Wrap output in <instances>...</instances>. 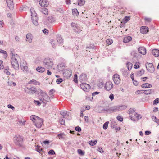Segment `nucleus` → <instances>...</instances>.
Instances as JSON below:
<instances>
[{"instance_id": "a18cd8bd", "label": "nucleus", "mask_w": 159, "mask_h": 159, "mask_svg": "<svg viewBox=\"0 0 159 159\" xmlns=\"http://www.w3.org/2000/svg\"><path fill=\"white\" fill-rule=\"evenodd\" d=\"M30 91H31L32 93L33 94L36 92V89L34 88H30Z\"/></svg>"}, {"instance_id": "7ed1b4c3", "label": "nucleus", "mask_w": 159, "mask_h": 159, "mask_svg": "<svg viewBox=\"0 0 159 159\" xmlns=\"http://www.w3.org/2000/svg\"><path fill=\"white\" fill-rule=\"evenodd\" d=\"M31 16L32 20H33V24L35 25H38V17H37V15L34 10L33 8H31L30 9Z\"/></svg>"}, {"instance_id": "ddd939ff", "label": "nucleus", "mask_w": 159, "mask_h": 159, "mask_svg": "<svg viewBox=\"0 0 159 159\" xmlns=\"http://www.w3.org/2000/svg\"><path fill=\"white\" fill-rule=\"evenodd\" d=\"M39 4L43 7H46L48 6V2L46 0H40L39 1Z\"/></svg>"}, {"instance_id": "69168bd1", "label": "nucleus", "mask_w": 159, "mask_h": 159, "mask_svg": "<svg viewBox=\"0 0 159 159\" xmlns=\"http://www.w3.org/2000/svg\"><path fill=\"white\" fill-rule=\"evenodd\" d=\"M4 72L5 73H6L7 75H9L10 74V72L8 71V70L7 69H5V70H4Z\"/></svg>"}, {"instance_id": "e2e57ef3", "label": "nucleus", "mask_w": 159, "mask_h": 159, "mask_svg": "<svg viewBox=\"0 0 159 159\" xmlns=\"http://www.w3.org/2000/svg\"><path fill=\"white\" fill-rule=\"evenodd\" d=\"M117 119L118 120L120 121H122L123 120V118L120 116H118L117 117Z\"/></svg>"}, {"instance_id": "9d476101", "label": "nucleus", "mask_w": 159, "mask_h": 159, "mask_svg": "<svg viewBox=\"0 0 159 159\" xmlns=\"http://www.w3.org/2000/svg\"><path fill=\"white\" fill-rule=\"evenodd\" d=\"M20 66L21 69L24 71L28 72V68L26 62L24 61H21Z\"/></svg>"}, {"instance_id": "9b49d317", "label": "nucleus", "mask_w": 159, "mask_h": 159, "mask_svg": "<svg viewBox=\"0 0 159 159\" xmlns=\"http://www.w3.org/2000/svg\"><path fill=\"white\" fill-rule=\"evenodd\" d=\"M146 68L149 72L153 73L154 71V68L152 63H147L146 64Z\"/></svg>"}, {"instance_id": "39448f33", "label": "nucleus", "mask_w": 159, "mask_h": 159, "mask_svg": "<svg viewBox=\"0 0 159 159\" xmlns=\"http://www.w3.org/2000/svg\"><path fill=\"white\" fill-rule=\"evenodd\" d=\"M129 116L131 118V120H134L136 118L137 113L135 112V109L134 108H130L129 110Z\"/></svg>"}, {"instance_id": "423d86ee", "label": "nucleus", "mask_w": 159, "mask_h": 159, "mask_svg": "<svg viewBox=\"0 0 159 159\" xmlns=\"http://www.w3.org/2000/svg\"><path fill=\"white\" fill-rule=\"evenodd\" d=\"M15 143L17 145L21 146L23 143V139L20 136H16L15 137Z\"/></svg>"}, {"instance_id": "c9c22d12", "label": "nucleus", "mask_w": 159, "mask_h": 159, "mask_svg": "<svg viewBox=\"0 0 159 159\" xmlns=\"http://www.w3.org/2000/svg\"><path fill=\"white\" fill-rule=\"evenodd\" d=\"M97 143V140H95L94 141H90L89 142V143L91 146H93L95 145Z\"/></svg>"}, {"instance_id": "f8f14e48", "label": "nucleus", "mask_w": 159, "mask_h": 159, "mask_svg": "<svg viewBox=\"0 0 159 159\" xmlns=\"http://www.w3.org/2000/svg\"><path fill=\"white\" fill-rule=\"evenodd\" d=\"M40 100L42 101L43 103H46L47 102H50V99L49 97L47 94L43 98H41Z\"/></svg>"}, {"instance_id": "4be33fe9", "label": "nucleus", "mask_w": 159, "mask_h": 159, "mask_svg": "<svg viewBox=\"0 0 159 159\" xmlns=\"http://www.w3.org/2000/svg\"><path fill=\"white\" fill-rule=\"evenodd\" d=\"M36 150L42 155L43 154L42 153L43 152V149L41 148L40 146L37 145L36 147Z\"/></svg>"}, {"instance_id": "bf43d9fd", "label": "nucleus", "mask_w": 159, "mask_h": 159, "mask_svg": "<svg viewBox=\"0 0 159 159\" xmlns=\"http://www.w3.org/2000/svg\"><path fill=\"white\" fill-rule=\"evenodd\" d=\"M75 129L76 131H77L80 132V131H81V129L79 126L76 127L75 128Z\"/></svg>"}, {"instance_id": "c85d7f7f", "label": "nucleus", "mask_w": 159, "mask_h": 159, "mask_svg": "<svg viewBox=\"0 0 159 159\" xmlns=\"http://www.w3.org/2000/svg\"><path fill=\"white\" fill-rule=\"evenodd\" d=\"M57 136L60 139H64L65 138V134L64 133H61L58 134Z\"/></svg>"}, {"instance_id": "473e14b6", "label": "nucleus", "mask_w": 159, "mask_h": 159, "mask_svg": "<svg viewBox=\"0 0 159 159\" xmlns=\"http://www.w3.org/2000/svg\"><path fill=\"white\" fill-rule=\"evenodd\" d=\"M85 3V0H78V4L80 6H82Z\"/></svg>"}, {"instance_id": "bb28decb", "label": "nucleus", "mask_w": 159, "mask_h": 159, "mask_svg": "<svg viewBox=\"0 0 159 159\" xmlns=\"http://www.w3.org/2000/svg\"><path fill=\"white\" fill-rule=\"evenodd\" d=\"M29 83L30 84L38 85H39L40 84V83L39 82L36 81L34 79H33L30 80L29 82Z\"/></svg>"}, {"instance_id": "cd10ccee", "label": "nucleus", "mask_w": 159, "mask_h": 159, "mask_svg": "<svg viewBox=\"0 0 159 159\" xmlns=\"http://www.w3.org/2000/svg\"><path fill=\"white\" fill-rule=\"evenodd\" d=\"M113 43V40L111 39H108L106 41V43L107 45H111Z\"/></svg>"}, {"instance_id": "3c124183", "label": "nucleus", "mask_w": 159, "mask_h": 159, "mask_svg": "<svg viewBox=\"0 0 159 159\" xmlns=\"http://www.w3.org/2000/svg\"><path fill=\"white\" fill-rule=\"evenodd\" d=\"M139 64H140V63L139 62H136L134 66V68L135 69L139 68Z\"/></svg>"}, {"instance_id": "2eb2a0df", "label": "nucleus", "mask_w": 159, "mask_h": 159, "mask_svg": "<svg viewBox=\"0 0 159 159\" xmlns=\"http://www.w3.org/2000/svg\"><path fill=\"white\" fill-rule=\"evenodd\" d=\"M149 28L146 26H142L140 29L141 33L145 34L147 33L148 31Z\"/></svg>"}, {"instance_id": "c756f323", "label": "nucleus", "mask_w": 159, "mask_h": 159, "mask_svg": "<svg viewBox=\"0 0 159 159\" xmlns=\"http://www.w3.org/2000/svg\"><path fill=\"white\" fill-rule=\"evenodd\" d=\"M61 114L62 115L63 117L65 118H68V114H67V113L66 111H61Z\"/></svg>"}, {"instance_id": "a878e982", "label": "nucleus", "mask_w": 159, "mask_h": 159, "mask_svg": "<svg viewBox=\"0 0 159 159\" xmlns=\"http://www.w3.org/2000/svg\"><path fill=\"white\" fill-rule=\"evenodd\" d=\"M152 87V85L148 83L143 84L141 85V87L144 88H151Z\"/></svg>"}, {"instance_id": "79ce46f5", "label": "nucleus", "mask_w": 159, "mask_h": 159, "mask_svg": "<svg viewBox=\"0 0 159 159\" xmlns=\"http://www.w3.org/2000/svg\"><path fill=\"white\" fill-rule=\"evenodd\" d=\"M39 93H40V94L42 96L41 98H43L44 96L47 94L45 92L42 90H40Z\"/></svg>"}, {"instance_id": "37998d69", "label": "nucleus", "mask_w": 159, "mask_h": 159, "mask_svg": "<svg viewBox=\"0 0 159 159\" xmlns=\"http://www.w3.org/2000/svg\"><path fill=\"white\" fill-rule=\"evenodd\" d=\"M73 81L75 83H77V74H75L74 75Z\"/></svg>"}, {"instance_id": "72a5a7b5", "label": "nucleus", "mask_w": 159, "mask_h": 159, "mask_svg": "<svg viewBox=\"0 0 159 159\" xmlns=\"http://www.w3.org/2000/svg\"><path fill=\"white\" fill-rule=\"evenodd\" d=\"M126 66L128 70H130L132 68V64L130 62H128L127 63Z\"/></svg>"}, {"instance_id": "c03bdc74", "label": "nucleus", "mask_w": 159, "mask_h": 159, "mask_svg": "<svg viewBox=\"0 0 159 159\" xmlns=\"http://www.w3.org/2000/svg\"><path fill=\"white\" fill-rule=\"evenodd\" d=\"M103 84L104 83L102 82H99L98 84V85L100 88H101L103 86Z\"/></svg>"}, {"instance_id": "09e8293b", "label": "nucleus", "mask_w": 159, "mask_h": 159, "mask_svg": "<svg viewBox=\"0 0 159 159\" xmlns=\"http://www.w3.org/2000/svg\"><path fill=\"white\" fill-rule=\"evenodd\" d=\"M51 43L53 47L55 48L56 46V43H55L54 41L53 40H51Z\"/></svg>"}, {"instance_id": "5701e85b", "label": "nucleus", "mask_w": 159, "mask_h": 159, "mask_svg": "<svg viewBox=\"0 0 159 159\" xmlns=\"http://www.w3.org/2000/svg\"><path fill=\"white\" fill-rule=\"evenodd\" d=\"M0 53L2 54L5 59H6L7 57V52L2 49H0Z\"/></svg>"}, {"instance_id": "1a4fd4ad", "label": "nucleus", "mask_w": 159, "mask_h": 159, "mask_svg": "<svg viewBox=\"0 0 159 159\" xmlns=\"http://www.w3.org/2000/svg\"><path fill=\"white\" fill-rule=\"evenodd\" d=\"M81 88L84 91L88 92L90 89L89 85L85 83H82L80 85Z\"/></svg>"}, {"instance_id": "680f3d73", "label": "nucleus", "mask_w": 159, "mask_h": 159, "mask_svg": "<svg viewBox=\"0 0 159 159\" xmlns=\"http://www.w3.org/2000/svg\"><path fill=\"white\" fill-rule=\"evenodd\" d=\"M143 90H138L136 91L135 93L137 94H141L142 93V91Z\"/></svg>"}, {"instance_id": "b1692460", "label": "nucleus", "mask_w": 159, "mask_h": 159, "mask_svg": "<svg viewBox=\"0 0 159 159\" xmlns=\"http://www.w3.org/2000/svg\"><path fill=\"white\" fill-rule=\"evenodd\" d=\"M132 39V38L130 36H128L124 38L123 39V42L125 43H128L131 41Z\"/></svg>"}, {"instance_id": "dca6fc26", "label": "nucleus", "mask_w": 159, "mask_h": 159, "mask_svg": "<svg viewBox=\"0 0 159 159\" xmlns=\"http://www.w3.org/2000/svg\"><path fill=\"white\" fill-rule=\"evenodd\" d=\"M7 5L9 8L12 9L13 8V3L12 0H6Z\"/></svg>"}, {"instance_id": "20e7f679", "label": "nucleus", "mask_w": 159, "mask_h": 159, "mask_svg": "<svg viewBox=\"0 0 159 159\" xmlns=\"http://www.w3.org/2000/svg\"><path fill=\"white\" fill-rule=\"evenodd\" d=\"M43 63L44 66L47 68L51 67L53 65L52 60L50 58L45 59L43 61Z\"/></svg>"}, {"instance_id": "e433bc0d", "label": "nucleus", "mask_w": 159, "mask_h": 159, "mask_svg": "<svg viewBox=\"0 0 159 159\" xmlns=\"http://www.w3.org/2000/svg\"><path fill=\"white\" fill-rule=\"evenodd\" d=\"M72 13L73 15H78L79 14V13L77 9L75 8L73 9Z\"/></svg>"}, {"instance_id": "4c0bfd02", "label": "nucleus", "mask_w": 159, "mask_h": 159, "mask_svg": "<svg viewBox=\"0 0 159 159\" xmlns=\"http://www.w3.org/2000/svg\"><path fill=\"white\" fill-rule=\"evenodd\" d=\"M130 19V17L129 16H125L123 20V22L124 23H126L128 21H129Z\"/></svg>"}, {"instance_id": "aec40b11", "label": "nucleus", "mask_w": 159, "mask_h": 159, "mask_svg": "<svg viewBox=\"0 0 159 159\" xmlns=\"http://www.w3.org/2000/svg\"><path fill=\"white\" fill-rule=\"evenodd\" d=\"M117 106H114L110 107L107 110L108 111L111 112H115L118 111Z\"/></svg>"}, {"instance_id": "f3484780", "label": "nucleus", "mask_w": 159, "mask_h": 159, "mask_svg": "<svg viewBox=\"0 0 159 159\" xmlns=\"http://www.w3.org/2000/svg\"><path fill=\"white\" fill-rule=\"evenodd\" d=\"M33 38V37L32 34L29 33L26 35V41L30 43H31L32 42Z\"/></svg>"}, {"instance_id": "13d9d810", "label": "nucleus", "mask_w": 159, "mask_h": 159, "mask_svg": "<svg viewBox=\"0 0 159 159\" xmlns=\"http://www.w3.org/2000/svg\"><path fill=\"white\" fill-rule=\"evenodd\" d=\"M62 41V39L60 37H59L57 38V41L59 42L60 43H61Z\"/></svg>"}, {"instance_id": "f03ea898", "label": "nucleus", "mask_w": 159, "mask_h": 159, "mask_svg": "<svg viewBox=\"0 0 159 159\" xmlns=\"http://www.w3.org/2000/svg\"><path fill=\"white\" fill-rule=\"evenodd\" d=\"M19 58V56L17 54L12 55L11 60V65L15 69H17L19 67V64L17 60Z\"/></svg>"}, {"instance_id": "5fc2aeb1", "label": "nucleus", "mask_w": 159, "mask_h": 159, "mask_svg": "<svg viewBox=\"0 0 159 159\" xmlns=\"http://www.w3.org/2000/svg\"><path fill=\"white\" fill-rule=\"evenodd\" d=\"M63 81V80L62 78L57 79V82L58 84L62 82Z\"/></svg>"}, {"instance_id": "412c9836", "label": "nucleus", "mask_w": 159, "mask_h": 159, "mask_svg": "<svg viewBox=\"0 0 159 159\" xmlns=\"http://www.w3.org/2000/svg\"><path fill=\"white\" fill-rule=\"evenodd\" d=\"M152 53L156 57L159 56V50L157 49H154L152 51Z\"/></svg>"}, {"instance_id": "4468645a", "label": "nucleus", "mask_w": 159, "mask_h": 159, "mask_svg": "<svg viewBox=\"0 0 159 159\" xmlns=\"http://www.w3.org/2000/svg\"><path fill=\"white\" fill-rule=\"evenodd\" d=\"M71 26L73 27L75 32L79 33L80 31L81 30L79 29V28L76 24L74 23H72L71 24Z\"/></svg>"}, {"instance_id": "6ab92c4d", "label": "nucleus", "mask_w": 159, "mask_h": 159, "mask_svg": "<svg viewBox=\"0 0 159 159\" xmlns=\"http://www.w3.org/2000/svg\"><path fill=\"white\" fill-rule=\"evenodd\" d=\"M79 79L82 81H85L87 79V76L86 74L83 73L80 75Z\"/></svg>"}, {"instance_id": "0eeeda50", "label": "nucleus", "mask_w": 159, "mask_h": 159, "mask_svg": "<svg viewBox=\"0 0 159 159\" xmlns=\"http://www.w3.org/2000/svg\"><path fill=\"white\" fill-rule=\"evenodd\" d=\"M113 79L114 83L116 85L119 84L121 81L120 75L117 73L113 75Z\"/></svg>"}, {"instance_id": "603ef678", "label": "nucleus", "mask_w": 159, "mask_h": 159, "mask_svg": "<svg viewBox=\"0 0 159 159\" xmlns=\"http://www.w3.org/2000/svg\"><path fill=\"white\" fill-rule=\"evenodd\" d=\"M60 123L62 125H65V122L64 120L61 119L59 120Z\"/></svg>"}, {"instance_id": "6e6d98bb", "label": "nucleus", "mask_w": 159, "mask_h": 159, "mask_svg": "<svg viewBox=\"0 0 159 159\" xmlns=\"http://www.w3.org/2000/svg\"><path fill=\"white\" fill-rule=\"evenodd\" d=\"M25 122V121L22 122V121L20 120H18L17 121V124L19 125H21V124H22V125H24V123Z\"/></svg>"}, {"instance_id": "052dcab7", "label": "nucleus", "mask_w": 159, "mask_h": 159, "mask_svg": "<svg viewBox=\"0 0 159 159\" xmlns=\"http://www.w3.org/2000/svg\"><path fill=\"white\" fill-rule=\"evenodd\" d=\"M133 80V82L134 85L135 86H137L138 85V82L136 80H135L134 79Z\"/></svg>"}, {"instance_id": "de8ad7c7", "label": "nucleus", "mask_w": 159, "mask_h": 159, "mask_svg": "<svg viewBox=\"0 0 159 159\" xmlns=\"http://www.w3.org/2000/svg\"><path fill=\"white\" fill-rule=\"evenodd\" d=\"M159 102V99L158 98H156L155 100L153 102V105H155L157 104Z\"/></svg>"}, {"instance_id": "49530a36", "label": "nucleus", "mask_w": 159, "mask_h": 159, "mask_svg": "<svg viewBox=\"0 0 159 159\" xmlns=\"http://www.w3.org/2000/svg\"><path fill=\"white\" fill-rule=\"evenodd\" d=\"M48 154H50L52 155L55 154V152L53 150H50L48 152Z\"/></svg>"}, {"instance_id": "774afa93", "label": "nucleus", "mask_w": 159, "mask_h": 159, "mask_svg": "<svg viewBox=\"0 0 159 159\" xmlns=\"http://www.w3.org/2000/svg\"><path fill=\"white\" fill-rule=\"evenodd\" d=\"M7 107L9 108L12 109L13 110H14L15 108L13 106L10 104L8 105Z\"/></svg>"}, {"instance_id": "393cba45", "label": "nucleus", "mask_w": 159, "mask_h": 159, "mask_svg": "<svg viewBox=\"0 0 159 159\" xmlns=\"http://www.w3.org/2000/svg\"><path fill=\"white\" fill-rule=\"evenodd\" d=\"M36 70L38 72L42 73L45 71V68L42 67H38Z\"/></svg>"}, {"instance_id": "ea45409f", "label": "nucleus", "mask_w": 159, "mask_h": 159, "mask_svg": "<svg viewBox=\"0 0 159 159\" xmlns=\"http://www.w3.org/2000/svg\"><path fill=\"white\" fill-rule=\"evenodd\" d=\"M146 23H149L151 22L152 19L150 18L146 17L144 19Z\"/></svg>"}, {"instance_id": "a211bd4d", "label": "nucleus", "mask_w": 159, "mask_h": 159, "mask_svg": "<svg viewBox=\"0 0 159 159\" xmlns=\"http://www.w3.org/2000/svg\"><path fill=\"white\" fill-rule=\"evenodd\" d=\"M139 52L141 54L144 55L146 53V51L145 48L143 47H140L138 48Z\"/></svg>"}, {"instance_id": "7c9ffc66", "label": "nucleus", "mask_w": 159, "mask_h": 159, "mask_svg": "<svg viewBox=\"0 0 159 159\" xmlns=\"http://www.w3.org/2000/svg\"><path fill=\"white\" fill-rule=\"evenodd\" d=\"M143 93L146 95L150 94L152 92V89L143 90Z\"/></svg>"}, {"instance_id": "4d7b16f0", "label": "nucleus", "mask_w": 159, "mask_h": 159, "mask_svg": "<svg viewBox=\"0 0 159 159\" xmlns=\"http://www.w3.org/2000/svg\"><path fill=\"white\" fill-rule=\"evenodd\" d=\"M109 98L111 101L113 100L114 98V95L113 94H111L109 96Z\"/></svg>"}, {"instance_id": "0e129e2a", "label": "nucleus", "mask_w": 159, "mask_h": 159, "mask_svg": "<svg viewBox=\"0 0 159 159\" xmlns=\"http://www.w3.org/2000/svg\"><path fill=\"white\" fill-rule=\"evenodd\" d=\"M152 120L156 122V120H158V119H157L156 118V117L154 116H152Z\"/></svg>"}, {"instance_id": "f257e3e1", "label": "nucleus", "mask_w": 159, "mask_h": 159, "mask_svg": "<svg viewBox=\"0 0 159 159\" xmlns=\"http://www.w3.org/2000/svg\"><path fill=\"white\" fill-rule=\"evenodd\" d=\"M30 119L37 128L41 127L43 123V120L42 119L35 115L31 116Z\"/></svg>"}, {"instance_id": "2f4dec72", "label": "nucleus", "mask_w": 159, "mask_h": 159, "mask_svg": "<svg viewBox=\"0 0 159 159\" xmlns=\"http://www.w3.org/2000/svg\"><path fill=\"white\" fill-rule=\"evenodd\" d=\"M118 108V111L122 110L125 109L127 107L126 106L123 105L121 106H117Z\"/></svg>"}, {"instance_id": "338daca9", "label": "nucleus", "mask_w": 159, "mask_h": 159, "mask_svg": "<svg viewBox=\"0 0 159 159\" xmlns=\"http://www.w3.org/2000/svg\"><path fill=\"white\" fill-rule=\"evenodd\" d=\"M34 103L38 106H40L41 104L40 102L38 101L34 100Z\"/></svg>"}, {"instance_id": "6e6552de", "label": "nucleus", "mask_w": 159, "mask_h": 159, "mask_svg": "<svg viewBox=\"0 0 159 159\" xmlns=\"http://www.w3.org/2000/svg\"><path fill=\"white\" fill-rule=\"evenodd\" d=\"M113 87L112 82L110 81L107 82L105 85L104 88L107 91H109L111 90Z\"/></svg>"}, {"instance_id": "a19ab883", "label": "nucleus", "mask_w": 159, "mask_h": 159, "mask_svg": "<svg viewBox=\"0 0 159 159\" xmlns=\"http://www.w3.org/2000/svg\"><path fill=\"white\" fill-rule=\"evenodd\" d=\"M109 123L108 121H107L103 124V127L104 129H107Z\"/></svg>"}, {"instance_id": "864d4df0", "label": "nucleus", "mask_w": 159, "mask_h": 159, "mask_svg": "<svg viewBox=\"0 0 159 159\" xmlns=\"http://www.w3.org/2000/svg\"><path fill=\"white\" fill-rule=\"evenodd\" d=\"M4 68V66L3 65V61H0V69H2Z\"/></svg>"}, {"instance_id": "f704fd0d", "label": "nucleus", "mask_w": 159, "mask_h": 159, "mask_svg": "<svg viewBox=\"0 0 159 159\" xmlns=\"http://www.w3.org/2000/svg\"><path fill=\"white\" fill-rule=\"evenodd\" d=\"M78 153L81 156H83L84 155L85 152L83 151L81 149H78L77 150Z\"/></svg>"}, {"instance_id": "8fccbe9b", "label": "nucleus", "mask_w": 159, "mask_h": 159, "mask_svg": "<svg viewBox=\"0 0 159 159\" xmlns=\"http://www.w3.org/2000/svg\"><path fill=\"white\" fill-rule=\"evenodd\" d=\"M54 92V90L53 89H51L50 90L49 93V95H50L51 97H52V96H53V94Z\"/></svg>"}, {"instance_id": "58836bf2", "label": "nucleus", "mask_w": 159, "mask_h": 159, "mask_svg": "<svg viewBox=\"0 0 159 159\" xmlns=\"http://www.w3.org/2000/svg\"><path fill=\"white\" fill-rule=\"evenodd\" d=\"M41 12L45 15L47 14L48 13V10L47 8L42 9Z\"/></svg>"}]
</instances>
